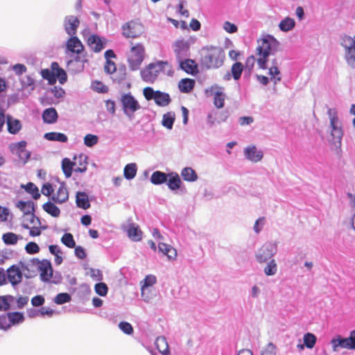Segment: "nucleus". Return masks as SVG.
<instances>
[{
  "label": "nucleus",
  "instance_id": "1",
  "mask_svg": "<svg viewBox=\"0 0 355 355\" xmlns=\"http://www.w3.org/2000/svg\"><path fill=\"white\" fill-rule=\"evenodd\" d=\"M225 58L221 48L210 46L203 49L200 62L206 69H217L223 64Z\"/></svg>",
  "mask_w": 355,
  "mask_h": 355
},
{
  "label": "nucleus",
  "instance_id": "2",
  "mask_svg": "<svg viewBox=\"0 0 355 355\" xmlns=\"http://www.w3.org/2000/svg\"><path fill=\"white\" fill-rule=\"evenodd\" d=\"M257 47V61L260 69H266L268 58L271 53L272 46L276 43V40L272 37L263 38L258 40Z\"/></svg>",
  "mask_w": 355,
  "mask_h": 355
},
{
  "label": "nucleus",
  "instance_id": "3",
  "mask_svg": "<svg viewBox=\"0 0 355 355\" xmlns=\"http://www.w3.org/2000/svg\"><path fill=\"white\" fill-rule=\"evenodd\" d=\"M130 49L128 55V64L130 70H138L145 58V48L143 44L130 42Z\"/></svg>",
  "mask_w": 355,
  "mask_h": 355
},
{
  "label": "nucleus",
  "instance_id": "4",
  "mask_svg": "<svg viewBox=\"0 0 355 355\" xmlns=\"http://www.w3.org/2000/svg\"><path fill=\"white\" fill-rule=\"evenodd\" d=\"M166 67L171 69V67L166 61H157L148 64L140 71L142 80L146 83H153L157 79L158 75L165 70Z\"/></svg>",
  "mask_w": 355,
  "mask_h": 355
},
{
  "label": "nucleus",
  "instance_id": "5",
  "mask_svg": "<svg viewBox=\"0 0 355 355\" xmlns=\"http://www.w3.org/2000/svg\"><path fill=\"white\" fill-rule=\"evenodd\" d=\"M28 265L35 267L40 272V279L44 282L49 281L53 276V268L51 262L47 259L40 260L33 258Z\"/></svg>",
  "mask_w": 355,
  "mask_h": 355
},
{
  "label": "nucleus",
  "instance_id": "6",
  "mask_svg": "<svg viewBox=\"0 0 355 355\" xmlns=\"http://www.w3.org/2000/svg\"><path fill=\"white\" fill-rule=\"evenodd\" d=\"M122 35L126 38H137L144 33L143 24L138 20H131L125 23L122 27Z\"/></svg>",
  "mask_w": 355,
  "mask_h": 355
},
{
  "label": "nucleus",
  "instance_id": "7",
  "mask_svg": "<svg viewBox=\"0 0 355 355\" xmlns=\"http://www.w3.org/2000/svg\"><path fill=\"white\" fill-rule=\"evenodd\" d=\"M328 115L330 120V125L331 127V137L334 143L341 144V139L343 135V130L340 125L338 117L337 116V111L336 109H329Z\"/></svg>",
  "mask_w": 355,
  "mask_h": 355
},
{
  "label": "nucleus",
  "instance_id": "8",
  "mask_svg": "<svg viewBox=\"0 0 355 355\" xmlns=\"http://www.w3.org/2000/svg\"><path fill=\"white\" fill-rule=\"evenodd\" d=\"M331 344L334 352L338 351L339 347L347 349H355V338L352 334V331H350L348 338H343L340 336H338L336 338L332 339Z\"/></svg>",
  "mask_w": 355,
  "mask_h": 355
},
{
  "label": "nucleus",
  "instance_id": "9",
  "mask_svg": "<svg viewBox=\"0 0 355 355\" xmlns=\"http://www.w3.org/2000/svg\"><path fill=\"white\" fill-rule=\"evenodd\" d=\"M276 252L277 245L275 243H266L258 250L256 257L259 263H264L271 259Z\"/></svg>",
  "mask_w": 355,
  "mask_h": 355
},
{
  "label": "nucleus",
  "instance_id": "10",
  "mask_svg": "<svg viewBox=\"0 0 355 355\" xmlns=\"http://www.w3.org/2000/svg\"><path fill=\"white\" fill-rule=\"evenodd\" d=\"M121 101L123 111L127 115L133 114L141 107L138 101L130 93L122 95Z\"/></svg>",
  "mask_w": 355,
  "mask_h": 355
},
{
  "label": "nucleus",
  "instance_id": "11",
  "mask_svg": "<svg viewBox=\"0 0 355 355\" xmlns=\"http://www.w3.org/2000/svg\"><path fill=\"white\" fill-rule=\"evenodd\" d=\"M173 50L175 53L178 61L189 56V45L184 40H178L173 44Z\"/></svg>",
  "mask_w": 355,
  "mask_h": 355
},
{
  "label": "nucleus",
  "instance_id": "12",
  "mask_svg": "<svg viewBox=\"0 0 355 355\" xmlns=\"http://www.w3.org/2000/svg\"><path fill=\"white\" fill-rule=\"evenodd\" d=\"M69 199V192L64 183H60L55 192H53L51 200L58 204L65 202Z\"/></svg>",
  "mask_w": 355,
  "mask_h": 355
},
{
  "label": "nucleus",
  "instance_id": "13",
  "mask_svg": "<svg viewBox=\"0 0 355 355\" xmlns=\"http://www.w3.org/2000/svg\"><path fill=\"white\" fill-rule=\"evenodd\" d=\"M6 277L9 282L12 286H16L19 284L22 280V272L19 270V267H17L15 265H12L10 268H8L6 270Z\"/></svg>",
  "mask_w": 355,
  "mask_h": 355
},
{
  "label": "nucleus",
  "instance_id": "14",
  "mask_svg": "<svg viewBox=\"0 0 355 355\" xmlns=\"http://www.w3.org/2000/svg\"><path fill=\"white\" fill-rule=\"evenodd\" d=\"M64 29L69 35H74L76 33L77 28L80 25V20L77 17L70 15L64 19Z\"/></svg>",
  "mask_w": 355,
  "mask_h": 355
},
{
  "label": "nucleus",
  "instance_id": "15",
  "mask_svg": "<svg viewBox=\"0 0 355 355\" xmlns=\"http://www.w3.org/2000/svg\"><path fill=\"white\" fill-rule=\"evenodd\" d=\"M245 157L252 162H258L261 161L263 157L261 150H257L255 146H248L244 149Z\"/></svg>",
  "mask_w": 355,
  "mask_h": 355
},
{
  "label": "nucleus",
  "instance_id": "16",
  "mask_svg": "<svg viewBox=\"0 0 355 355\" xmlns=\"http://www.w3.org/2000/svg\"><path fill=\"white\" fill-rule=\"evenodd\" d=\"M66 46L69 51L78 55L84 50V46L77 37H70L67 42Z\"/></svg>",
  "mask_w": 355,
  "mask_h": 355
},
{
  "label": "nucleus",
  "instance_id": "17",
  "mask_svg": "<svg viewBox=\"0 0 355 355\" xmlns=\"http://www.w3.org/2000/svg\"><path fill=\"white\" fill-rule=\"evenodd\" d=\"M88 46L95 52H100L105 48V42L96 35H91L87 40Z\"/></svg>",
  "mask_w": 355,
  "mask_h": 355
},
{
  "label": "nucleus",
  "instance_id": "18",
  "mask_svg": "<svg viewBox=\"0 0 355 355\" xmlns=\"http://www.w3.org/2000/svg\"><path fill=\"white\" fill-rule=\"evenodd\" d=\"M73 165L74 167V171L75 172H79V173H83L85 172L87 169V157L84 154H80L78 156L73 157Z\"/></svg>",
  "mask_w": 355,
  "mask_h": 355
},
{
  "label": "nucleus",
  "instance_id": "19",
  "mask_svg": "<svg viewBox=\"0 0 355 355\" xmlns=\"http://www.w3.org/2000/svg\"><path fill=\"white\" fill-rule=\"evenodd\" d=\"M159 251L166 255L168 260H175L177 258V251L171 245L160 242L158 243Z\"/></svg>",
  "mask_w": 355,
  "mask_h": 355
},
{
  "label": "nucleus",
  "instance_id": "20",
  "mask_svg": "<svg viewBox=\"0 0 355 355\" xmlns=\"http://www.w3.org/2000/svg\"><path fill=\"white\" fill-rule=\"evenodd\" d=\"M126 232L128 237L133 241H139L142 239V232L138 225L130 223L128 225Z\"/></svg>",
  "mask_w": 355,
  "mask_h": 355
},
{
  "label": "nucleus",
  "instance_id": "21",
  "mask_svg": "<svg viewBox=\"0 0 355 355\" xmlns=\"http://www.w3.org/2000/svg\"><path fill=\"white\" fill-rule=\"evenodd\" d=\"M180 68L186 73L190 74H195L198 72V65L196 62L191 59H185L184 60H180L178 61Z\"/></svg>",
  "mask_w": 355,
  "mask_h": 355
},
{
  "label": "nucleus",
  "instance_id": "22",
  "mask_svg": "<svg viewBox=\"0 0 355 355\" xmlns=\"http://www.w3.org/2000/svg\"><path fill=\"white\" fill-rule=\"evenodd\" d=\"M76 203L78 207L83 209H87L91 206L88 195L83 191L76 193Z\"/></svg>",
  "mask_w": 355,
  "mask_h": 355
},
{
  "label": "nucleus",
  "instance_id": "23",
  "mask_svg": "<svg viewBox=\"0 0 355 355\" xmlns=\"http://www.w3.org/2000/svg\"><path fill=\"white\" fill-rule=\"evenodd\" d=\"M167 185L171 190L175 191L180 188L182 182L177 173H168Z\"/></svg>",
  "mask_w": 355,
  "mask_h": 355
},
{
  "label": "nucleus",
  "instance_id": "24",
  "mask_svg": "<svg viewBox=\"0 0 355 355\" xmlns=\"http://www.w3.org/2000/svg\"><path fill=\"white\" fill-rule=\"evenodd\" d=\"M221 89L222 88L217 86L211 88V91L216 90L214 92V104L217 108L223 107L225 103V95Z\"/></svg>",
  "mask_w": 355,
  "mask_h": 355
},
{
  "label": "nucleus",
  "instance_id": "25",
  "mask_svg": "<svg viewBox=\"0 0 355 355\" xmlns=\"http://www.w3.org/2000/svg\"><path fill=\"white\" fill-rule=\"evenodd\" d=\"M58 113L55 108L50 107L44 110L42 114V119L44 123H54L58 120Z\"/></svg>",
  "mask_w": 355,
  "mask_h": 355
},
{
  "label": "nucleus",
  "instance_id": "26",
  "mask_svg": "<svg viewBox=\"0 0 355 355\" xmlns=\"http://www.w3.org/2000/svg\"><path fill=\"white\" fill-rule=\"evenodd\" d=\"M17 207L19 208L26 216L34 214L35 208L34 203L32 201H22L19 200L16 205Z\"/></svg>",
  "mask_w": 355,
  "mask_h": 355
},
{
  "label": "nucleus",
  "instance_id": "27",
  "mask_svg": "<svg viewBox=\"0 0 355 355\" xmlns=\"http://www.w3.org/2000/svg\"><path fill=\"white\" fill-rule=\"evenodd\" d=\"M51 69L54 71L55 79H58L60 84H64L67 80V76L65 71L60 68L58 62H52Z\"/></svg>",
  "mask_w": 355,
  "mask_h": 355
},
{
  "label": "nucleus",
  "instance_id": "28",
  "mask_svg": "<svg viewBox=\"0 0 355 355\" xmlns=\"http://www.w3.org/2000/svg\"><path fill=\"white\" fill-rule=\"evenodd\" d=\"M195 80L191 78H183L178 83V88L182 93L190 92L195 86Z\"/></svg>",
  "mask_w": 355,
  "mask_h": 355
},
{
  "label": "nucleus",
  "instance_id": "29",
  "mask_svg": "<svg viewBox=\"0 0 355 355\" xmlns=\"http://www.w3.org/2000/svg\"><path fill=\"white\" fill-rule=\"evenodd\" d=\"M154 101L157 105L164 107L170 103L171 98L167 93L156 91Z\"/></svg>",
  "mask_w": 355,
  "mask_h": 355
},
{
  "label": "nucleus",
  "instance_id": "30",
  "mask_svg": "<svg viewBox=\"0 0 355 355\" xmlns=\"http://www.w3.org/2000/svg\"><path fill=\"white\" fill-rule=\"evenodd\" d=\"M155 345H156L157 350L162 355H169L170 354L168 345L166 338H164L163 336L158 337L155 340Z\"/></svg>",
  "mask_w": 355,
  "mask_h": 355
},
{
  "label": "nucleus",
  "instance_id": "31",
  "mask_svg": "<svg viewBox=\"0 0 355 355\" xmlns=\"http://www.w3.org/2000/svg\"><path fill=\"white\" fill-rule=\"evenodd\" d=\"M156 283V277L154 275H147L145 279L141 282V296L144 300L148 301V297H145V291L149 286L154 285Z\"/></svg>",
  "mask_w": 355,
  "mask_h": 355
},
{
  "label": "nucleus",
  "instance_id": "32",
  "mask_svg": "<svg viewBox=\"0 0 355 355\" xmlns=\"http://www.w3.org/2000/svg\"><path fill=\"white\" fill-rule=\"evenodd\" d=\"M168 177V174L159 171H156L152 173L150 177V182L152 184L155 185L161 184L166 182Z\"/></svg>",
  "mask_w": 355,
  "mask_h": 355
},
{
  "label": "nucleus",
  "instance_id": "33",
  "mask_svg": "<svg viewBox=\"0 0 355 355\" xmlns=\"http://www.w3.org/2000/svg\"><path fill=\"white\" fill-rule=\"evenodd\" d=\"M44 137L49 141H55L65 143L68 141L66 135L61 132H50L44 134Z\"/></svg>",
  "mask_w": 355,
  "mask_h": 355
},
{
  "label": "nucleus",
  "instance_id": "34",
  "mask_svg": "<svg viewBox=\"0 0 355 355\" xmlns=\"http://www.w3.org/2000/svg\"><path fill=\"white\" fill-rule=\"evenodd\" d=\"M21 239H22V236H20L13 232H6L2 235V240L7 245H16L18 240Z\"/></svg>",
  "mask_w": 355,
  "mask_h": 355
},
{
  "label": "nucleus",
  "instance_id": "35",
  "mask_svg": "<svg viewBox=\"0 0 355 355\" xmlns=\"http://www.w3.org/2000/svg\"><path fill=\"white\" fill-rule=\"evenodd\" d=\"M278 63L277 60H274L272 62V66L269 69V74L270 79L275 84H277L282 80L280 75V71L277 67Z\"/></svg>",
  "mask_w": 355,
  "mask_h": 355
},
{
  "label": "nucleus",
  "instance_id": "36",
  "mask_svg": "<svg viewBox=\"0 0 355 355\" xmlns=\"http://www.w3.org/2000/svg\"><path fill=\"white\" fill-rule=\"evenodd\" d=\"M26 142L25 141H20L11 146V150L12 153L17 154L19 157H21L22 154H24L28 157L29 155L26 150Z\"/></svg>",
  "mask_w": 355,
  "mask_h": 355
},
{
  "label": "nucleus",
  "instance_id": "37",
  "mask_svg": "<svg viewBox=\"0 0 355 355\" xmlns=\"http://www.w3.org/2000/svg\"><path fill=\"white\" fill-rule=\"evenodd\" d=\"M43 209L53 217H58L60 214V209L53 202L48 201L42 205Z\"/></svg>",
  "mask_w": 355,
  "mask_h": 355
},
{
  "label": "nucleus",
  "instance_id": "38",
  "mask_svg": "<svg viewBox=\"0 0 355 355\" xmlns=\"http://www.w3.org/2000/svg\"><path fill=\"white\" fill-rule=\"evenodd\" d=\"M181 175L184 180L187 182H194L198 178L197 173L191 167H186L183 168L181 172Z\"/></svg>",
  "mask_w": 355,
  "mask_h": 355
},
{
  "label": "nucleus",
  "instance_id": "39",
  "mask_svg": "<svg viewBox=\"0 0 355 355\" xmlns=\"http://www.w3.org/2000/svg\"><path fill=\"white\" fill-rule=\"evenodd\" d=\"M21 187L24 188L27 193H30L35 200H37L40 198L41 194L35 184L28 182L26 185L21 184Z\"/></svg>",
  "mask_w": 355,
  "mask_h": 355
},
{
  "label": "nucleus",
  "instance_id": "40",
  "mask_svg": "<svg viewBox=\"0 0 355 355\" xmlns=\"http://www.w3.org/2000/svg\"><path fill=\"white\" fill-rule=\"evenodd\" d=\"M73 167V162L71 161L70 159L66 157L62 159V169L66 178H69L71 176Z\"/></svg>",
  "mask_w": 355,
  "mask_h": 355
},
{
  "label": "nucleus",
  "instance_id": "41",
  "mask_svg": "<svg viewBox=\"0 0 355 355\" xmlns=\"http://www.w3.org/2000/svg\"><path fill=\"white\" fill-rule=\"evenodd\" d=\"M7 125L8 130L11 134L17 133L21 128L20 121L17 119H13L11 117H8Z\"/></svg>",
  "mask_w": 355,
  "mask_h": 355
},
{
  "label": "nucleus",
  "instance_id": "42",
  "mask_svg": "<svg viewBox=\"0 0 355 355\" xmlns=\"http://www.w3.org/2000/svg\"><path fill=\"white\" fill-rule=\"evenodd\" d=\"M137 165L135 163L128 164L124 167L123 175L127 180L133 179L137 174Z\"/></svg>",
  "mask_w": 355,
  "mask_h": 355
},
{
  "label": "nucleus",
  "instance_id": "43",
  "mask_svg": "<svg viewBox=\"0 0 355 355\" xmlns=\"http://www.w3.org/2000/svg\"><path fill=\"white\" fill-rule=\"evenodd\" d=\"M174 121L175 113L170 112L163 115L162 123L167 129H172Z\"/></svg>",
  "mask_w": 355,
  "mask_h": 355
},
{
  "label": "nucleus",
  "instance_id": "44",
  "mask_svg": "<svg viewBox=\"0 0 355 355\" xmlns=\"http://www.w3.org/2000/svg\"><path fill=\"white\" fill-rule=\"evenodd\" d=\"M345 58L347 63L352 68L355 69V51L351 48H344Z\"/></svg>",
  "mask_w": 355,
  "mask_h": 355
},
{
  "label": "nucleus",
  "instance_id": "45",
  "mask_svg": "<svg viewBox=\"0 0 355 355\" xmlns=\"http://www.w3.org/2000/svg\"><path fill=\"white\" fill-rule=\"evenodd\" d=\"M295 23L293 19L286 17L282 21H281V22L279 24V27L281 31L287 32L293 29V28L295 26Z\"/></svg>",
  "mask_w": 355,
  "mask_h": 355
},
{
  "label": "nucleus",
  "instance_id": "46",
  "mask_svg": "<svg viewBox=\"0 0 355 355\" xmlns=\"http://www.w3.org/2000/svg\"><path fill=\"white\" fill-rule=\"evenodd\" d=\"M42 78L47 80L49 85H54L56 83L55 72L52 69H44L41 71Z\"/></svg>",
  "mask_w": 355,
  "mask_h": 355
},
{
  "label": "nucleus",
  "instance_id": "47",
  "mask_svg": "<svg viewBox=\"0 0 355 355\" xmlns=\"http://www.w3.org/2000/svg\"><path fill=\"white\" fill-rule=\"evenodd\" d=\"M243 70V65L241 62H237L233 64L231 68V73L234 80H237L240 78Z\"/></svg>",
  "mask_w": 355,
  "mask_h": 355
},
{
  "label": "nucleus",
  "instance_id": "48",
  "mask_svg": "<svg viewBox=\"0 0 355 355\" xmlns=\"http://www.w3.org/2000/svg\"><path fill=\"white\" fill-rule=\"evenodd\" d=\"M316 340V336L311 333H306L303 337L304 344L309 349H312L315 346Z\"/></svg>",
  "mask_w": 355,
  "mask_h": 355
},
{
  "label": "nucleus",
  "instance_id": "49",
  "mask_svg": "<svg viewBox=\"0 0 355 355\" xmlns=\"http://www.w3.org/2000/svg\"><path fill=\"white\" fill-rule=\"evenodd\" d=\"M23 228L29 230V235L32 237L38 236L41 235L42 229L45 227H42L41 225L38 226H31L29 225H22Z\"/></svg>",
  "mask_w": 355,
  "mask_h": 355
},
{
  "label": "nucleus",
  "instance_id": "50",
  "mask_svg": "<svg viewBox=\"0 0 355 355\" xmlns=\"http://www.w3.org/2000/svg\"><path fill=\"white\" fill-rule=\"evenodd\" d=\"M341 45L343 48H351L355 51V35H344L342 38Z\"/></svg>",
  "mask_w": 355,
  "mask_h": 355
},
{
  "label": "nucleus",
  "instance_id": "51",
  "mask_svg": "<svg viewBox=\"0 0 355 355\" xmlns=\"http://www.w3.org/2000/svg\"><path fill=\"white\" fill-rule=\"evenodd\" d=\"M14 300L12 295L0 296V311H6L10 308V302Z\"/></svg>",
  "mask_w": 355,
  "mask_h": 355
},
{
  "label": "nucleus",
  "instance_id": "52",
  "mask_svg": "<svg viewBox=\"0 0 355 355\" xmlns=\"http://www.w3.org/2000/svg\"><path fill=\"white\" fill-rule=\"evenodd\" d=\"M61 241L64 245L69 248H73L76 246V242L71 233H65L61 238Z\"/></svg>",
  "mask_w": 355,
  "mask_h": 355
},
{
  "label": "nucleus",
  "instance_id": "53",
  "mask_svg": "<svg viewBox=\"0 0 355 355\" xmlns=\"http://www.w3.org/2000/svg\"><path fill=\"white\" fill-rule=\"evenodd\" d=\"M22 225H29L31 226H36L41 225V221L39 218L36 217L34 214L26 216L24 219Z\"/></svg>",
  "mask_w": 355,
  "mask_h": 355
},
{
  "label": "nucleus",
  "instance_id": "54",
  "mask_svg": "<svg viewBox=\"0 0 355 355\" xmlns=\"http://www.w3.org/2000/svg\"><path fill=\"white\" fill-rule=\"evenodd\" d=\"M8 318L10 324H12L22 322L24 320L23 314L19 312H13L8 313Z\"/></svg>",
  "mask_w": 355,
  "mask_h": 355
},
{
  "label": "nucleus",
  "instance_id": "55",
  "mask_svg": "<svg viewBox=\"0 0 355 355\" xmlns=\"http://www.w3.org/2000/svg\"><path fill=\"white\" fill-rule=\"evenodd\" d=\"M277 270L275 261L272 259L264 268V272L267 276L274 275Z\"/></svg>",
  "mask_w": 355,
  "mask_h": 355
},
{
  "label": "nucleus",
  "instance_id": "56",
  "mask_svg": "<svg viewBox=\"0 0 355 355\" xmlns=\"http://www.w3.org/2000/svg\"><path fill=\"white\" fill-rule=\"evenodd\" d=\"M40 250L39 245L33 241H30L25 245V250L29 254H37Z\"/></svg>",
  "mask_w": 355,
  "mask_h": 355
},
{
  "label": "nucleus",
  "instance_id": "57",
  "mask_svg": "<svg viewBox=\"0 0 355 355\" xmlns=\"http://www.w3.org/2000/svg\"><path fill=\"white\" fill-rule=\"evenodd\" d=\"M71 300V296L66 293H62L58 294L55 297V302L58 304H62L66 302H69Z\"/></svg>",
  "mask_w": 355,
  "mask_h": 355
},
{
  "label": "nucleus",
  "instance_id": "58",
  "mask_svg": "<svg viewBox=\"0 0 355 355\" xmlns=\"http://www.w3.org/2000/svg\"><path fill=\"white\" fill-rule=\"evenodd\" d=\"M98 138L96 135L88 134L84 138V143L88 147H92L97 144Z\"/></svg>",
  "mask_w": 355,
  "mask_h": 355
},
{
  "label": "nucleus",
  "instance_id": "59",
  "mask_svg": "<svg viewBox=\"0 0 355 355\" xmlns=\"http://www.w3.org/2000/svg\"><path fill=\"white\" fill-rule=\"evenodd\" d=\"M116 70V66L114 62L107 60L104 65V71L107 74H112Z\"/></svg>",
  "mask_w": 355,
  "mask_h": 355
},
{
  "label": "nucleus",
  "instance_id": "60",
  "mask_svg": "<svg viewBox=\"0 0 355 355\" xmlns=\"http://www.w3.org/2000/svg\"><path fill=\"white\" fill-rule=\"evenodd\" d=\"M119 327L123 333L128 335H131L133 334V328L129 322H121L119 324Z\"/></svg>",
  "mask_w": 355,
  "mask_h": 355
},
{
  "label": "nucleus",
  "instance_id": "61",
  "mask_svg": "<svg viewBox=\"0 0 355 355\" xmlns=\"http://www.w3.org/2000/svg\"><path fill=\"white\" fill-rule=\"evenodd\" d=\"M107 290V286L105 283H98L95 285V291L101 296L106 295Z\"/></svg>",
  "mask_w": 355,
  "mask_h": 355
},
{
  "label": "nucleus",
  "instance_id": "62",
  "mask_svg": "<svg viewBox=\"0 0 355 355\" xmlns=\"http://www.w3.org/2000/svg\"><path fill=\"white\" fill-rule=\"evenodd\" d=\"M41 192L46 196H52L54 192V189L53 188L51 184L46 182L42 187Z\"/></svg>",
  "mask_w": 355,
  "mask_h": 355
},
{
  "label": "nucleus",
  "instance_id": "63",
  "mask_svg": "<svg viewBox=\"0 0 355 355\" xmlns=\"http://www.w3.org/2000/svg\"><path fill=\"white\" fill-rule=\"evenodd\" d=\"M156 91H154L152 87H146L143 90V94L145 98L148 101L154 99L155 97Z\"/></svg>",
  "mask_w": 355,
  "mask_h": 355
},
{
  "label": "nucleus",
  "instance_id": "64",
  "mask_svg": "<svg viewBox=\"0 0 355 355\" xmlns=\"http://www.w3.org/2000/svg\"><path fill=\"white\" fill-rule=\"evenodd\" d=\"M347 196L351 201L352 208L354 211V214L352 218V226L355 230V196L352 193H348Z\"/></svg>",
  "mask_w": 355,
  "mask_h": 355
}]
</instances>
